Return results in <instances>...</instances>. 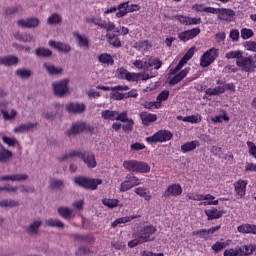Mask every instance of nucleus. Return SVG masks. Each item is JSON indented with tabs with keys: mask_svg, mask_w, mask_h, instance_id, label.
I'll return each mask as SVG.
<instances>
[{
	"mask_svg": "<svg viewBox=\"0 0 256 256\" xmlns=\"http://www.w3.org/2000/svg\"><path fill=\"white\" fill-rule=\"evenodd\" d=\"M239 233H251L256 235V225H240L238 226Z\"/></svg>",
	"mask_w": 256,
	"mask_h": 256,
	"instance_id": "obj_41",
	"label": "nucleus"
},
{
	"mask_svg": "<svg viewBox=\"0 0 256 256\" xmlns=\"http://www.w3.org/2000/svg\"><path fill=\"white\" fill-rule=\"evenodd\" d=\"M72 35L73 37H75L78 43V47H84V48L89 47V39H87L85 35H81L79 31L73 32Z\"/></svg>",
	"mask_w": 256,
	"mask_h": 256,
	"instance_id": "obj_29",
	"label": "nucleus"
},
{
	"mask_svg": "<svg viewBox=\"0 0 256 256\" xmlns=\"http://www.w3.org/2000/svg\"><path fill=\"white\" fill-rule=\"evenodd\" d=\"M0 111L5 121H11L12 119H15V117H17V111L15 110H11L9 114V112L7 111V103L5 102H0Z\"/></svg>",
	"mask_w": 256,
	"mask_h": 256,
	"instance_id": "obj_22",
	"label": "nucleus"
},
{
	"mask_svg": "<svg viewBox=\"0 0 256 256\" xmlns=\"http://www.w3.org/2000/svg\"><path fill=\"white\" fill-rule=\"evenodd\" d=\"M52 89L56 97H65L69 93V78H64L52 83Z\"/></svg>",
	"mask_w": 256,
	"mask_h": 256,
	"instance_id": "obj_8",
	"label": "nucleus"
},
{
	"mask_svg": "<svg viewBox=\"0 0 256 256\" xmlns=\"http://www.w3.org/2000/svg\"><path fill=\"white\" fill-rule=\"evenodd\" d=\"M183 194V187H181V184H170L168 188L164 191L163 197L165 199H169V197H179Z\"/></svg>",
	"mask_w": 256,
	"mask_h": 256,
	"instance_id": "obj_13",
	"label": "nucleus"
},
{
	"mask_svg": "<svg viewBox=\"0 0 256 256\" xmlns=\"http://www.w3.org/2000/svg\"><path fill=\"white\" fill-rule=\"evenodd\" d=\"M128 119L129 117H127V111L121 113L117 112L116 121H121L122 123H125Z\"/></svg>",
	"mask_w": 256,
	"mask_h": 256,
	"instance_id": "obj_63",
	"label": "nucleus"
},
{
	"mask_svg": "<svg viewBox=\"0 0 256 256\" xmlns=\"http://www.w3.org/2000/svg\"><path fill=\"white\" fill-rule=\"evenodd\" d=\"M226 59H236V65L244 73H253L256 69L253 56L243 57V51L235 50L226 53Z\"/></svg>",
	"mask_w": 256,
	"mask_h": 256,
	"instance_id": "obj_1",
	"label": "nucleus"
},
{
	"mask_svg": "<svg viewBox=\"0 0 256 256\" xmlns=\"http://www.w3.org/2000/svg\"><path fill=\"white\" fill-rule=\"evenodd\" d=\"M140 231L133 234V240L128 242V247L133 249V247H137V245H142V243H147L149 241H153L151 235L157 231L155 226H144L143 228H138Z\"/></svg>",
	"mask_w": 256,
	"mask_h": 256,
	"instance_id": "obj_2",
	"label": "nucleus"
},
{
	"mask_svg": "<svg viewBox=\"0 0 256 256\" xmlns=\"http://www.w3.org/2000/svg\"><path fill=\"white\" fill-rule=\"evenodd\" d=\"M74 183L78 185V187L90 189V191H95V189H97V180L93 178L78 176L74 179Z\"/></svg>",
	"mask_w": 256,
	"mask_h": 256,
	"instance_id": "obj_11",
	"label": "nucleus"
},
{
	"mask_svg": "<svg viewBox=\"0 0 256 256\" xmlns=\"http://www.w3.org/2000/svg\"><path fill=\"white\" fill-rule=\"evenodd\" d=\"M15 75L20 79H29L33 75V72L27 68H19L15 71Z\"/></svg>",
	"mask_w": 256,
	"mask_h": 256,
	"instance_id": "obj_39",
	"label": "nucleus"
},
{
	"mask_svg": "<svg viewBox=\"0 0 256 256\" xmlns=\"http://www.w3.org/2000/svg\"><path fill=\"white\" fill-rule=\"evenodd\" d=\"M42 67L50 77H59V75H63V68L57 67L51 62H44Z\"/></svg>",
	"mask_w": 256,
	"mask_h": 256,
	"instance_id": "obj_16",
	"label": "nucleus"
},
{
	"mask_svg": "<svg viewBox=\"0 0 256 256\" xmlns=\"http://www.w3.org/2000/svg\"><path fill=\"white\" fill-rule=\"evenodd\" d=\"M63 180H59V179H52L51 183H50V187L52 189H63Z\"/></svg>",
	"mask_w": 256,
	"mask_h": 256,
	"instance_id": "obj_53",
	"label": "nucleus"
},
{
	"mask_svg": "<svg viewBox=\"0 0 256 256\" xmlns=\"http://www.w3.org/2000/svg\"><path fill=\"white\" fill-rule=\"evenodd\" d=\"M100 63H103L104 65H113L115 63V60L113 59V56L111 54L103 53L99 56Z\"/></svg>",
	"mask_w": 256,
	"mask_h": 256,
	"instance_id": "obj_42",
	"label": "nucleus"
},
{
	"mask_svg": "<svg viewBox=\"0 0 256 256\" xmlns=\"http://www.w3.org/2000/svg\"><path fill=\"white\" fill-rule=\"evenodd\" d=\"M76 157L80 158L81 160L84 161V163L87 165L89 168L96 167L97 162L95 161V155L91 153H81L79 151H70L62 154L59 158L58 161H69L71 159H75Z\"/></svg>",
	"mask_w": 256,
	"mask_h": 256,
	"instance_id": "obj_3",
	"label": "nucleus"
},
{
	"mask_svg": "<svg viewBox=\"0 0 256 256\" xmlns=\"http://www.w3.org/2000/svg\"><path fill=\"white\" fill-rule=\"evenodd\" d=\"M235 17V11L227 8H218V19L220 21H231V18Z\"/></svg>",
	"mask_w": 256,
	"mask_h": 256,
	"instance_id": "obj_20",
	"label": "nucleus"
},
{
	"mask_svg": "<svg viewBox=\"0 0 256 256\" xmlns=\"http://www.w3.org/2000/svg\"><path fill=\"white\" fill-rule=\"evenodd\" d=\"M102 117L109 121H116L117 119V111L113 110H104L101 113Z\"/></svg>",
	"mask_w": 256,
	"mask_h": 256,
	"instance_id": "obj_43",
	"label": "nucleus"
},
{
	"mask_svg": "<svg viewBox=\"0 0 256 256\" xmlns=\"http://www.w3.org/2000/svg\"><path fill=\"white\" fill-rule=\"evenodd\" d=\"M0 207L4 209H11L13 207H19V201L13 200V199H4L0 200Z\"/></svg>",
	"mask_w": 256,
	"mask_h": 256,
	"instance_id": "obj_36",
	"label": "nucleus"
},
{
	"mask_svg": "<svg viewBox=\"0 0 256 256\" xmlns=\"http://www.w3.org/2000/svg\"><path fill=\"white\" fill-rule=\"evenodd\" d=\"M182 121H184V123H201V116L199 114L186 116Z\"/></svg>",
	"mask_w": 256,
	"mask_h": 256,
	"instance_id": "obj_45",
	"label": "nucleus"
},
{
	"mask_svg": "<svg viewBox=\"0 0 256 256\" xmlns=\"http://www.w3.org/2000/svg\"><path fill=\"white\" fill-rule=\"evenodd\" d=\"M244 171L245 173H256V164L251 162H246Z\"/></svg>",
	"mask_w": 256,
	"mask_h": 256,
	"instance_id": "obj_56",
	"label": "nucleus"
},
{
	"mask_svg": "<svg viewBox=\"0 0 256 256\" xmlns=\"http://www.w3.org/2000/svg\"><path fill=\"white\" fill-rule=\"evenodd\" d=\"M171 139H173V133H171V131L159 130L152 136L146 137V142L153 145V143H167V141H171Z\"/></svg>",
	"mask_w": 256,
	"mask_h": 256,
	"instance_id": "obj_7",
	"label": "nucleus"
},
{
	"mask_svg": "<svg viewBox=\"0 0 256 256\" xmlns=\"http://www.w3.org/2000/svg\"><path fill=\"white\" fill-rule=\"evenodd\" d=\"M13 35L17 41H22L23 43H31V41H33V35L29 33L23 34L18 31V32H15Z\"/></svg>",
	"mask_w": 256,
	"mask_h": 256,
	"instance_id": "obj_31",
	"label": "nucleus"
},
{
	"mask_svg": "<svg viewBox=\"0 0 256 256\" xmlns=\"http://www.w3.org/2000/svg\"><path fill=\"white\" fill-rule=\"evenodd\" d=\"M217 57H219V50L217 48L209 49L200 57V67H209Z\"/></svg>",
	"mask_w": 256,
	"mask_h": 256,
	"instance_id": "obj_9",
	"label": "nucleus"
},
{
	"mask_svg": "<svg viewBox=\"0 0 256 256\" xmlns=\"http://www.w3.org/2000/svg\"><path fill=\"white\" fill-rule=\"evenodd\" d=\"M221 229V226H214L212 228L207 229H201L198 231L193 232V235H198L200 239H209L210 235H213L215 231H219Z\"/></svg>",
	"mask_w": 256,
	"mask_h": 256,
	"instance_id": "obj_21",
	"label": "nucleus"
},
{
	"mask_svg": "<svg viewBox=\"0 0 256 256\" xmlns=\"http://www.w3.org/2000/svg\"><path fill=\"white\" fill-rule=\"evenodd\" d=\"M174 19H176V21H179L181 25H187V26L201 25L202 23L201 17L197 18V17L185 16V15H176L174 16Z\"/></svg>",
	"mask_w": 256,
	"mask_h": 256,
	"instance_id": "obj_15",
	"label": "nucleus"
},
{
	"mask_svg": "<svg viewBox=\"0 0 256 256\" xmlns=\"http://www.w3.org/2000/svg\"><path fill=\"white\" fill-rule=\"evenodd\" d=\"M199 147V141L194 140L190 142H186L181 146V151L184 153H189V151H195Z\"/></svg>",
	"mask_w": 256,
	"mask_h": 256,
	"instance_id": "obj_33",
	"label": "nucleus"
},
{
	"mask_svg": "<svg viewBox=\"0 0 256 256\" xmlns=\"http://www.w3.org/2000/svg\"><path fill=\"white\" fill-rule=\"evenodd\" d=\"M26 21L27 29H35V27H39V19L37 18H29Z\"/></svg>",
	"mask_w": 256,
	"mask_h": 256,
	"instance_id": "obj_51",
	"label": "nucleus"
},
{
	"mask_svg": "<svg viewBox=\"0 0 256 256\" xmlns=\"http://www.w3.org/2000/svg\"><path fill=\"white\" fill-rule=\"evenodd\" d=\"M13 157V152L6 149L5 146L0 144V163H9Z\"/></svg>",
	"mask_w": 256,
	"mask_h": 256,
	"instance_id": "obj_27",
	"label": "nucleus"
},
{
	"mask_svg": "<svg viewBox=\"0 0 256 256\" xmlns=\"http://www.w3.org/2000/svg\"><path fill=\"white\" fill-rule=\"evenodd\" d=\"M169 99V90H163L158 96L157 101L158 103H161L163 101H167Z\"/></svg>",
	"mask_w": 256,
	"mask_h": 256,
	"instance_id": "obj_55",
	"label": "nucleus"
},
{
	"mask_svg": "<svg viewBox=\"0 0 256 256\" xmlns=\"http://www.w3.org/2000/svg\"><path fill=\"white\" fill-rule=\"evenodd\" d=\"M234 189L236 195L243 199V196L247 193V180L240 179L234 183Z\"/></svg>",
	"mask_w": 256,
	"mask_h": 256,
	"instance_id": "obj_18",
	"label": "nucleus"
},
{
	"mask_svg": "<svg viewBox=\"0 0 256 256\" xmlns=\"http://www.w3.org/2000/svg\"><path fill=\"white\" fill-rule=\"evenodd\" d=\"M256 246L253 244L243 245L238 248L240 256H251V254L255 251Z\"/></svg>",
	"mask_w": 256,
	"mask_h": 256,
	"instance_id": "obj_32",
	"label": "nucleus"
},
{
	"mask_svg": "<svg viewBox=\"0 0 256 256\" xmlns=\"http://www.w3.org/2000/svg\"><path fill=\"white\" fill-rule=\"evenodd\" d=\"M141 9V6L138 4H130L129 1L122 2L118 5V12H116V17L118 19H121L122 17H125L127 13H134V11H139Z\"/></svg>",
	"mask_w": 256,
	"mask_h": 256,
	"instance_id": "obj_10",
	"label": "nucleus"
},
{
	"mask_svg": "<svg viewBox=\"0 0 256 256\" xmlns=\"http://www.w3.org/2000/svg\"><path fill=\"white\" fill-rule=\"evenodd\" d=\"M126 124H124L122 126V129L123 131H125L126 133H129L131 131H133V126L135 125V122L133 121V119L131 118H128L126 121H125Z\"/></svg>",
	"mask_w": 256,
	"mask_h": 256,
	"instance_id": "obj_49",
	"label": "nucleus"
},
{
	"mask_svg": "<svg viewBox=\"0 0 256 256\" xmlns=\"http://www.w3.org/2000/svg\"><path fill=\"white\" fill-rule=\"evenodd\" d=\"M224 256H240L239 249H227L224 251Z\"/></svg>",
	"mask_w": 256,
	"mask_h": 256,
	"instance_id": "obj_64",
	"label": "nucleus"
},
{
	"mask_svg": "<svg viewBox=\"0 0 256 256\" xmlns=\"http://www.w3.org/2000/svg\"><path fill=\"white\" fill-rule=\"evenodd\" d=\"M195 55V47H191L183 56L182 60L186 63Z\"/></svg>",
	"mask_w": 256,
	"mask_h": 256,
	"instance_id": "obj_58",
	"label": "nucleus"
},
{
	"mask_svg": "<svg viewBox=\"0 0 256 256\" xmlns=\"http://www.w3.org/2000/svg\"><path fill=\"white\" fill-rule=\"evenodd\" d=\"M63 23V17L59 13H53L47 18V25H61Z\"/></svg>",
	"mask_w": 256,
	"mask_h": 256,
	"instance_id": "obj_35",
	"label": "nucleus"
},
{
	"mask_svg": "<svg viewBox=\"0 0 256 256\" xmlns=\"http://www.w3.org/2000/svg\"><path fill=\"white\" fill-rule=\"evenodd\" d=\"M19 63V57L8 55L0 57V65H3L4 67H11L13 65H17Z\"/></svg>",
	"mask_w": 256,
	"mask_h": 256,
	"instance_id": "obj_23",
	"label": "nucleus"
},
{
	"mask_svg": "<svg viewBox=\"0 0 256 256\" xmlns=\"http://www.w3.org/2000/svg\"><path fill=\"white\" fill-rule=\"evenodd\" d=\"M29 175L27 174H12L11 181H27Z\"/></svg>",
	"mask_w": 256,
	"mask_h": 256,
	"instance_id": "obj_54",
	"label": "nucleus"
},
{
	"mask_svg": "<svg viewBox=\"0 0 256 256\" xmlns=\"http://www.w3.org/2000/svg\"><path fill=\"white\" fill-rule=\"evenodd\" d=\"M34 53H35L36 57H40L43 59H47V57H51V55H53V51H51V49L45 48V47L36 48L34 50Z\"/></svg>",
	"mask_w": 256,
	"mask_h": 256,
	"instance_id": "obj_30",
	"label": "nucleus"
},
{
	"mask_svg": "<svg viewBox=\"0 0 256 256\" xmlns=\"http://www.w3.org/2000/svg\"><path fill=\"white\" fill-rule=\"evenodd\" d=\"M140 119L142 121V125L149 126L150 123H155V121H157V114L141 112Z\"/></svg>",
	"mask_w": 256,
	"mask_h": 256,
	"instance_id": "obj_26",
	"label": "nucleus"
},
{
	"mask_svg": "<svg viewBox=\"0 0 256 256\" xmlns=\"http://www.w3.org/2000/svg\"><path fill=\"white\" fill-rule=\"evenodd\" d=\"M213 123H223V121H229V116H227L226 112H223L222 115L214 116L211 118Z\"/></svg>",
	"mask_w": 256,
	"mask_h": 256,
	"instance_id": "obj_48",
	"label": "nucleus"
},
{
	"mask_svg": "<svg viewBox=\"0 0 256 256\" xmlns=\"http://www.w3.org/2000/svg\"><path fill=\"white\" fill-rule=\"evenodd\" d=\"M253 35H255V33L253 32V30H251L249 28H243L241 30V37L244 40L251 39V37H253Z\"/></svg>",
	"mask_w": 256,
	"mask_h": 256,
	"instance_id": "obj_50",
	"label": "nucleus"
},
{
	"mask_svg": "<svg viewBox=\"0 0 256 256\" xmlns=\"http://www.w3.org/2000/svg\"><path fill=\"white\" fill-rule=\"evenodd\" d=\"M116 73H117L118 79H126L127 73H129V71H127V69L121 67V68L117 69Z\"/></svg>",
	"mask_w": 256,
	"mask_h": 256,
	"instance_id": "obj_60",
	"label": "nucleus"
},
{
	"mask_svg": "<svg viewBox=\"0 0 256 256\" xmlns=\"http://www.w3.org/2000/svg\"><path fill=\"white\" fill-rule=\"evenodd\" d=\"M138 185H141V179H139L137 176L127 175L125 181L120 184V191L121 193H125Z\"/></svg>",
	"mask_w": 256,
	"mask_h": 256,
	"instance_id": "obj_12",
	"label": "nucleus"
},
{
	"mask_svg": "<svg viewBox=\"0 0 256 256\" xmlns=\"http://www.w3.org/2000/svg\"><path fill=\"white\" fill-rule=\"evenodd\" d=\"M37 127V123H25L20 124L14 128V133H27V131H33Z\"/></svg>",
	"mask_w": 256,
	"mask_h": 256,
	"instance_id": "obj_28",
	"label": "nucleus"
},
{
	"mask_svg": "<svg viewBox=\"0 0 256 256\" xmlns=\"http://www.w3.org/2000/svg\"><path fill=\"white\" fill-rule=\"evenodd\" d=\"M102 203L106 207H109L110 209H113L114 207H117V205H119V200L104 198V199H102Z\"/></svg>",
	"mask_w": 256,
	"mask_h": 256,
	"instance_id": "obj_46",
	"label": "nucleus"
},
{
	"mask_svg": "<svg viewBox=\"0 0 256 256\" xmlns=\"http://www.w3.org/2000/svg\"><path fill=\"white\" fill-rule=\"evenodd\" d=\"M205 93H206V95H209V97L221 95L222 93H225V87L217 86L215 88H208V89H206Z\"/></svg>",
	"mask_w": 256,
	"mask_h": 256,
	"instance_id": "obj_38",
	"label": "nucleus"
},
{
	"mask_svg": "<svg viewBox=\"0 0 256 256\" xmlns=\"http://www.w3.org/2000/svg\"><path fill=\"white\" fill-rule=\"evenodd\" d=\"M123 167L126 171L132 173H149V171H151V166H149L147 162L137 160H125L123 162Z\"/></svg>",
	"mask_w": 256,
	"mask_h": 256,
	"instance_id": "obj_5",
	"label": "nucleus"
},
{
	"mask_svg": "<svg viewBox=\"0 0 256 256\" xmlns=\"http://www.w3.org/2000/svg\"><path fill=\"white\" fill-rule=\"evenodd\" d=\"M2 141L8 147H15L17 145V139H15V138H10V137H7V136H3Z\"/></svg>",
	"mask_w": 256,
	"mask_h": 256,
	"instance_id": "obj_52",
	"label": "nucleus"
},
{
	"mask_svg": "<svg viewBox=\"0 0 256 256\" xmlns=\"http://www.w3.org/2000/svg\"><path fill=\"white\" fill-rule=\"evenodd\" d=\"M48 45L53 47V49H57V51H60L61 53H69L71 51V45L65 42L49 40Z\"/></svg>",
	"mask_w": 256,
	"mask_h": 256,
	"instance_id": "obj_19",
	"label": "nucleus"
},
{
	"mask_svg": "<svg viewBox=\"0 0 256 256\" xmlns=\"http://www.w3.org/2000/svg\"><path fill=\"white\" fill-rule=\"evenodd\" d=\"M132 65L141 71H153V68L156 71H159V68L163 66V61L157 58L148 57L142 60H135L132 62Z\"/></svg>",
	"mask_w": 256,
	"mask_h": 256,
	"instance_id": "obj_4",
	"label": "nucleus"
},
{
	"mask_svg": "<svg viewBox=\"0 0 256 256\" xmlns=\"http://www.w3.org/2000/svg\"><path fill=\"white\" fill-rule=\"evenodd\" d=\"M246 51H253L256 53V42L255 41H248L244 45Z\"/></svg>",
	"mask_w": 256,
	"mask_h": 256,
	"instance_id": "obj_61",
	"label": "nucleus"
},
{
	"mask_svg": "<svg viewBox=\"0 0 256 256\" xmlns=\"http://www.w3.org/2000/svg\"><path fill=\"white\" fill-rule=\"evenodd\" d=\"M84 131L93 133L95 128L91 125H87L84 121H78L71 125L70 129L65 132V135H67V137H77V135H81Z\"/></svg>",
	"mask_w": 256,
	"mask_h": 256,
	"instance_id": "obj_6",
	"label": "nucleus"
},
{
	"mask_svg": "<svg viewBox=\"0 0 256 256\" xmlns=\"http://www.w3.org/2000/svg\"><path fill=\"white\" fill-rule=\"evenodd\" d=\"M187 198L190 201H213V199H215V196L211 195V194H198V193H189L187 195Z\"/></svg>",
	"mask_w": 256,
	"mask_h": 256,
	"instance_id": "obj_25",
	"label": "nucleus"
},
{
	"mask_svg": "<svg viewBox=\"0 0 256 256\" xmlns=\"http://www.w3.org/2000/svg\"><path fill=\"white\" fill-rule=\"evenodd\" d=\"M98 27H100V29H105V31H115V23L111 22V21H103L100 20L97 23Z\"/></svg>",
	"mask_w": 256,
	"mask_h": 256,
	"instance_id": "obj_40",
	"label": "nucleus"
},
{
	"mask_svg": "<svg viewBox=\"0 0 256 256\" xmlns=\"http://www.w3.org/2000/svg\"><path fill=\"white\" fill-rule=\"evenodd\" d=\"M133 219H135V216L121 217V218L116 219L112 223V225H121V224L129 223V222L133 221Z\"/></svg>",
	"mask_w": 256,
	"mask_h": 256,
	"instance_id": "obj_47",
	"label": "nucleus"
},
{
	"mask_svg": "<svg viewBox=\"0 0 256 256\" xmlns=\"http://www.w3.org/2000/svg\"><path fill=\"white\" fill-rule=\"evenodd\" d=\"M225 247V243L223 242H216L214 245H212V251H215V253H219L220 251H223Z\"/></svg>",
	"mask_w": 256,
	"mask_h": 256,
	"instance_id": "obj_62",
	"label": "nucleus"
},
{
	"mask_svg": "<svg viewBox=\"0 0 256 256\" xmlns=\"http://www.w3.org/2000/svg\"><path fill=\"white\" fill-rule=\"evenodd\" d=\"M66 111H68V113H72L74 115L76 114H81V113H85V104L83 103H78V102H70L68 104H66Z\"/></svg>",
	"mask_w": 256,
	"mask_h": 256,
	"instance_id": "obj_17",
	"label": "nucleus"
},
{
	"mask_svg": "<svg viewBox=\"0 0 256 256\" xmlns=\"http://www.w3.org/2000/svg\"><path fill=\"white\" fill-rule=\"evenodd\" d=\"M57 213L60 217H63V219H69L73 215V210L65 206H60L57 208Z\"/></svg>",
	"mask_w": 256,
	"mask_h": 256,
	"instance_id": "obj_37",
	"label": "nucleus"
},
{
	"mask_svg": "<svg viewBox=\"0 0 256 256\" xmlns=\"http://www.w3.org/2000/svg\"><path fill=\"white\" fill-rule=\"evenodd\" d=\"M190 71L191 68H184L182 71H180L178 74L170 79L169 85H177V83H180V81H183V79H185L186 75H189Z\"/></svg>",
	"mask_w": 256,
	"mask_h": 256,
	"instance_id": "obj_24",
	"label": "nucleus"
},
{
	"mask_svg": "<svg viewBox=\"0 0 256 256\" xmlns=\"http://www.w3.org/2000/svg\"><path fill=\"white\" fill-rule=\"evenodd\" d=\"M209 220L219 219L223 217V211L218 210L217 208H212L205 211Z\"/></svg>",
	"mask_w": 256,
	"mask_h": 256,
	"instance_id": "obj_34",
	"label": "nucleus"
},
{
	"mask_svg": "<svg viewBox=\"0 0 256 256\" xmlns=\"http://www.w3.org/2000/svg\"><path fill=\"white\" fill-rule=\"evenodd\" d=\"M135 194L139 197H143L145 201H151V195L147 192V189L144 187H138L135 189Z\"/></svg>",
	"mask_w": 256,
	"mask_h": 256,
	"instance_id": "obj_44",
	"label": "nucleus"
},
{
	"mask_svg": "<svg viewBox=\"0 0 256 256\" xmlns=\"http://www.w3.org/2000/svg\"><path fill=\"white\" fill-rule=\"evenodd\" d=\"M126 81H130V82H137L139 81V76H138V73H134V72H128L126 74Z\"/></svg>",
	"mask_w": 256,
	"mask_h": 256,
	"instance_id": "obj_59",
	"label": "nucleus"
},
{
	"mask_svg": "<svg viewBox=\"0 0 256 256\" xmlns=\"http://www.w3.org/2000/svg\"><path fill=\"white\" fill-rule=\"evenodd\" d=\"M21 10H22V8L19 6L10 7L5 10V14L6 15H16V13H20Z\"/></svg>",
	"mask_w": 256,
	"mask_h": 256,
	"instance_id": "obj_57",
	"label": "nucleus"
},
{
	"mask_svg": "<svg viewBox=\"0 0 256 256\" xmlns=\"http://www.w3.org/2000/svg\"><path fill=\"white\" fill-rule=\"evenodd\" d=\"M199 33H201V28H197V27L192 28L190 30L180 32L178 34V39L180 41H183V43H187V41H191V39H195V37H197Z\"/></svg>",
	"mask_w": 256,
	"mask_h": 256,
	"instance_id": "obj_14",
	"label": "nucleus"
}]
</instances>
